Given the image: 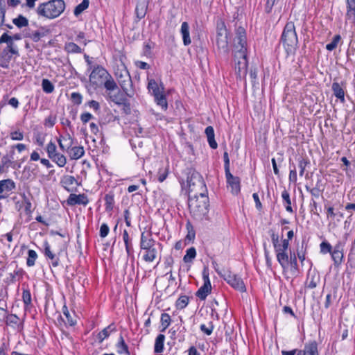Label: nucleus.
Instances as JSON below:
<instances>
[{"mask_svg": "<svg viewBox=\"0 0 355 355\" xmlns=\"http://www.w3.org/2000/svg\"><path fill=\"white\" fill-rule=\"evenodd\" d=\"M209 205L207 193L196 192L189 195V208L196 220H202L207 218Z\"/></svg>", "mask_w": 355, "mask_h": 355, "instance_id": "f257e3e1", "label": "nucleus"}, {"mask_svg": "<svg viewBox=\"0 0 355 355\" xmlns=\"http://www.w3.org/2000/svg\"><path fill=\"white\" fill-rule=\"evenodd\" d=\"M268 232L276 253L277 260L282 268L283 271L285 272L288 269V260L290 259V254H288V239H282L281 242H279V236L273 230H270Z\"/></svg>", "mask_w": 355, "mask_h": 355, "instance_id": "f03ea898", "label": "nucleus"}, {"mask_svg": "<svg viewBox=\"0 0 355 355\" xmlns=\"http://www.w3.org/2000/svg\"><path fill=\"white\" fill-rule=\"evenodd\" d=\"M280 41L283 44L287 56L295 55L298 46V39L294 22L288 21L286 24Z\"/></svg>", "mask_w": 355, "mask_h": 355, "instance_id": "7ed1b4c3", "label": "nucleus"}, {"mask_svg": "<svg viewBox=\"0 0 355 355\" xmlns=\"http://www.w3.org/2000/svg\"><path fill=\"white\" fill-rule=\"evenodd\" d=\"M156 245H161L159 243L153 238L152 232H143L141 234L139 246L141 250H144L143 259L146 262H153L157 257V250Z\"/></svg>", "mask_w": 355, "mask_h": 355, "instance_id": "20e7f679", "label": "nucleus"}, {"mask_svg": "<svg viewBox=\"0 0 355 355\" xmlns=\"http://www.w3.org/2000/svg\"><path fill=\"white\" fill-rule=\"evenodd\" d=\"M65 9L64 0H51L39 5L37 8L38 15L48 19L59 17Z\"/></svg>", "mask_w": 355, "mask_h": 355, "instance_id": "39448f33", "label": "nucleus"}, {"mask_svg": "<svg viewBox=\"0 0 355 355\" xmlns=\"http://www.w3.org/2000/svg\"><path fill=\"white\" fill-rule=\"evenodd\" d=\"M216 44L220 53L227 56L230 52L229 49V35L230 31L227 28L225 21L222 19H218L216 21Z\"/></svg>", "mask_w": 355, "mask_h": 355, "instance_id": "423d86ee", "label": "nucleus"}, {"mask_svg": "<svg viewBox=\"0 0 355 355\" xmlns=\"http://www.w3.org/2000/svg\"><path fill=\"white\" fill-rule=\"evenodd\" d=\"M147 89L149 94L153 96L155 103L166 111L168 109V101L162 82L158 83L155 79L148 78Z\"/></svg>", "mask_w": 355, "mask_h": 355, "instance_id": "0eeeda50", "label": "nucleus"}, {"mask_svg": "<svg viewBox=\"0 0 355 355\" xmlns=\"http://www.w3.org/2000/svg\"><path fill=\"white\" fill-rule=\"evenodd\" d=\"M187 182L189 187V195L196 192L207 193L206 184L200 173L196 170H189Z\"/></svg>", "mask_w": 355, "mask_h": 355, "instance_id": "6e6552de", "label": "nucleus"}, {"mask_svg": "<svg viewBox=\"0 0 355 355\" xmlns=\"http://www.w3.org/2000/svg\"><path fill=\"white\" fill-rule=\"evenodd\" d=\"M282 355H320L318 343L316 340H309L306 343L303 349H295L290 351H282Z\"/></svg>", "mask_w": 355, "mask_h": 355, "instance_id": "1a4fd4ad", "label": "nucleus"}, {"mask_svg": "<svg viewBox=\"0 0 355 355\" xmlns=\"http://www.w3.org/2000/svg\"><path fill=\"white\" fill-rule=\"evenodd\" d=\"M236 26L235 48L237 49L236 56L243 55L247 53V37L245 29L241 26Z\"/></svg>", "mask_w": 355, "mask_h": 355, "instance_id": "9d476101", "label": "nucleus"}, {"mask_svg": "<svg viewBox=\"0 0 355 355\" xmlns=\"http://www.w3.org/2000/svg\"><path fill=\"white\" fill-rule=\"evenodd\" d=\"M222 277L235 290L241 293L246 291V287L243 279L237 275L232 272L230 270H227Z\"/></svg>", "mask_w": 355, "mask_h": 355, "instance_id": "9b49d317", "label": "nucleus"}, {"mask_svg": "<svg viewBox=\"0 0 355 355\" xmlns=\"http://www.w3.org/2000/svg\"><path fill=\"white\" fill-rule=\"evenodd\" d=\"M110 75L108 71L102 66L94 65L89 75V81L94 85H101L106 78Z\"/></svg>", "mask_w": 355, "mask_h": 355, "instance_id": "f8f14e48", "label": "nucleus"}, {"mask_svg": "<svg viewBox=\"0 0 355 355\" xmlns=\"http://www.w3.org/2000/svg\"><path fill=\"white\" fill-rule=\"evenodd\" d=\"M118 83L121 89L128 97L132 98L134 96L133 84L128 71H126L124 74L118 76Z\"/></svg>", "mask_w": 355, "mask_h": 355, "instance_id": "ddd939ff", "label": "nucleus"}, {"mask_svg": "<svg viewBox=\"0 0 355 355\" xmlns=\"http://www.w3.org/2000/svg\"><path fill=\"white\" fill-rule=\"evenodd\" d=\"M204 284L197 291L196 295L201 300H205L211 291V285L209 277V272L206 268L202 271Z\"/></svg>", "mask_w": 355, "mask_h": 355, "instance_id": "4468645a", "label": "nucleus"}, {"mask_svg": "<svg viewBox=\"0 0 355 355\" xmlns=\"http://www.w3.org/2000/svg\"><path fill=\"white\" fill-rule=\"evenodd\" d=\"M3 43H6L7 44L6 47L2 51L3 54L19 56L17 46L14 42L11 41L10 36L7 33H4L0 37V44Z\"/></svg>", "mask_w": 355, "mask_h": 355, "instance_id": "2eb2a0df", "label": "nucleus"}, {"mask_svg": "<svg viewBox=\"0 0 355 355\" xmlns=\"http://www.w3.org/2000/svg\"><path fill=\"white\" fill-rule=\"evenodd\" d=\"M235 58H239L237 62L235 63V73L238 76V77L241 79L242 77L245 78L247 75V68H248V60H247V53H243L242 55L236 56L234 55Z\"/></svg>", "mask_w": 355, "mask_h": 355, "instance_id": "dca6fc26", "label": "nucleus"}, {"mask_svg": "<svg viewBox=\"0 0 355 355\" xmlns=\"http://www.w3.org/2000/svg\"><path fill=\"white\" fill-rule=\"evenodd\" d=\"M227 187H230L231 193L238 195L241 191V180L238 176H234L230 171L225 173Z\"/></svg>", "mask_w": 355, "mask_h": 355, "instance_id": "f3484780", "label": "nucleus"}, {"mask_svg": "<svg viewBox=\"0 0 355 355\" xmlns=\"http://www.w3.org/2000/svg\"><path fill=\"white\" fill-rule=\"evenodd\" d=\"M5 323L7 326L21 331L24 329V321H21L20 318L13 313H8L6 315Z\"/></svg>", "mask_w": 355, "mask_h": 355, "instance_id": "a211bd4d", "label": "nucleus"}, {"mask_svg": "<svg viewBox=\"0 0 355 355\" xmlns=\"http://www.w3.org/2000/svg\"><path fill=\"white\" fill-rule=\"evenodd\" d=\"M57 141L60 148L62 151H69L74 144V139L69 132H67L64 135H60Z\"/></svg>", "mask_w": 355, "mask_h": 355, "instance_id": "6ab92c4d", "label": "nucleus"}, {"mask_svg": "<svg viewBox=\"0 0 355 355\" xmlns=\"http://www.w3.org/2000/svg\"><path fill=\"white\" fill-rule=\"evenodd\" d=\"M67 202L69 206H74L76 205H83L85 206L89 203V200L85 193L78 195L71 193L67 200Z\"/></svg>", "mask_w": 355, "mask_h": 355, "instance_id": "aec40b11", "label": "nucleus"}, {"mask_svg": "<svg viewBox=\"0 0 355 355\" xmlns=\"http://www.w3.org/2000/svg\"><path fill=\"white\" fill-rule=\"evenodd\" d=\"M123 240L125 244V251L127 256L130 258L132 261L135 260L134 248L132 245V239L130 237L128 232L126 230L123 232Z\"/></svg>", "mask_w": 355, "mask_h": 355, "instance_id": "412c9836", "label": "nucleus"}, {"mask_svg": "<svg viewBox=\"0 0 355 355\" xmlns=\"http://www.w3.org/2000/svg\"><path fill=\"white\" fill-rule=\"evenodd\" d=\"M345 21L355 26V0H346Z\"/></svg>", "mask_w": 355, "mask_h": 355, "instance_id": "4be33fe9", "label": "nucleus"}, {"mask_svg": "<svg viewBox=\"0 0 355 355\" xmlns=\"http://www.w3.org/2000/svg\"><path fill=\"white\" fill-rule=\"evenodd\" d=\"M16 187L15 182L11 179H6L0 181V194L3 193H8L15 189ZM6 196L0 195V200L5 198Z\"/></svg>", "mask_w": 355, "mask_h": 355, "instance_id": "5701e85b", "label": "nucleus"}, {"mask_svg": "<svg viewBox=\"0 0 355 355\" xmlns=\"http://www.w3.org/2000/svg\"><path fill=\"white\" fill-rule=\"evenodd\" d=\"M127 97L128 96L125 93L123 90L121 91L119 88L116 89V93H107V99L117 105H121L122 103L121 102Z\"/></svg>", "mask_w": 355, "mask_h": 355, "instance_id": "b1692460", "label": "nucleus"}, {"mask_svg": "<svg viewBox=\"0 0 355 355\" xmlns=\"http://www.w3.org/2000/svg\"><path fill=\"white\" fill-rule=\"evenodd\" d=\"M22 301L24 305V311H29L33 307L32 297L28 286L22 287Z\"/></svg>", "mask_w": 355, "mask_h": 355, "instance_id": "393cba45", "label": "nucleus"}, {"mask_svg": "<svg viewBox=\"0 0 355 355\" xmlns=\"http://www.w3.org/2000/svg\"><path fill=\"white\" fill-rule=\"evenodd\" d=\"M291 274L295 277L300 273L299 266L297 264V256L295 252H290V259L288 260V269Z\"/></svg>", "mask_w": 355, "mask_h": 355, "instance_id": "a878e982", "label": "nucleus"}, {"mask_svg": "<svg viewBox=\"0 0 355 355\" xmlns=\"http://www.w3.org/2000/svg\"><path fill=\"white\" fill-rule=\"evenodd\" d=\"M344 83L339 84L337 82H334L331 86L332 91L335 96L340 99V102H345V91H344Z\"/></svg>", "mask_w": 355, "mask_h": 355, "instance_id": "bb28decb", "label": "nucleus"}, {"mask_svg": "<svg viewBox=\"0 0 355 355\" xmlns=\"http://www.w3.org/2000/svg\"><path fill=\"white\" fill-rule=\"evenodd\" d=\"M102 85H103L107 94L114 92L115 90L119 89L117 83L115 82L113 77L110 74L106 78Z\"/></svg>", "mask_w": 355, "mask_h": 355, "instance_id": "cd10ccee", "label": "nucleus"}, {"mask_svg": "<svg viewBox=\"0 0 355 355\" xmlns=\"http://www.w3.org/2000/svg\"><path fill=\"white\" fill-rule=\"evenodd\" d=\"M180 33L182 36L183 44L184 46H188L191 43L189 34V26L187 21L182 24Z\"/></svg>", "mask_w": 355, "mask_h": 355, "instance_id": "c85d7f7f", "label": "nucleus"}, {"mask_svg": "<svg viewBox=\"0 0 355 355\" xmlns=\"http://www.w3.org/2000/svg\"><path fill=\"white\" fill-rule=\"evenodd\" d=\"M205 132L207 137V141L209 143V146L212 149H216L218 147V144L214 138L215 135L214 128L212 126H207L205 128Z\"/></svg>", "mask_w": 355, "mask_h": 355, "instance_id": "c756f323", "label": "nucleus"}, {"mask_svg": "<svg viewBox=\"0 0 355 355\" xmlns=\"http://www.w3.org/2000/svg\"><path fill=\"white\" fill-rule=\"evenodd\" d=\"M116 330V327L114 323H112L107 327L104 328L97 335L99 342L102 343L106 338L109 337L112 332L115 331Z\"/></svg>", "mask_w": 355, "mask_h": 355, "instance_id": "7c9ffc66", "label": "nucleus"}, {"mask_svg": "<svg viewBox=\"0 0 355 355\" xmlns=\"http://www.w3.org/2000/svg\"><path fill=\"white\" fill-rule=\"evenodd\" d=\"M49 33V29L46 28L44 26H40L37 31L32 32L31 40L35 42H37L42 37L46 36Z\"/></svg>", "mask_w": 355, "mask_h": 355, "instance_id": "2f4dec72", "label": "nucleus"}, {"mask_svg": "<svg viewBox=\"0 0 355 355\" xmlns=\"http://www.w3.org/2000/svg\"><path fill=\"white\" fill-rule=\"evenodd\" d=\"M68 152L70 155L71 159H78L85 154V150L83 146H71Z\"/></svg>", "mask_w": 355, "mask_h": 355, "instance_id": "473e14b6", "label": "nucleus"}, {"mask_svg": "<svg viewBox=\"0 0 355 355\" xmlns=\"http://www.w3.org/2000/svg\"><path fill=\"white\" fill-rule=\"evenodd\" d=\"M165 340V336L164 334H159L155 341L154 352L156 354L162 353L164 350V343Z\"/></svg>", "mask_w": 355, "mask_h": 355, "instance_id": "72a5a7b5", "label": "nucleus"}, {"mask_svg": "<svg viewBox=\"0 0 355 355\" xmlns=\"http://www.w3.org/2000/svg\"><path fill=\"white\" fill-rule=\"evenodd\" d=\"M105 210L111 211L113 210L114 205V195L112 192H109L104 197Z\"/></svg>", "mask_w": 355, "mask_h": 355, "instance_id": "f704fd0d", "label": "nucleus"}, {"mask_svg": "<svg viewBox=\"0 0 355 355\" xmlns=\"http://www.w3.org/2000/svg\"><path fill=\"white\" fill-rule=\"evenodd\" d=\"M77 181L75 178L71 175H64L61 180L62 185L69 191L71 190V187Z\"/></svg>", "mask_w": 355, "mask_h": 355, "instance_id": "c9c22d12", "label": "nucleus"}, {"mask_svg": "<svg viewBox=\"0 0 355 355\" xmlns=\"http://www.w3.org/2000/svg\"><path fill=\"white\" fill-rule=\"evenodd\" d=\"M44 255L49 258L51 260H54L55 262L52 263V266L53 267H57L59 263V259L55 257V255L51 251L50 245L46 243L44 247Z\"/></svg>", "mask_w": 355, "mask_h": 355, "instance_id": "e433bc0d", "label": "nucleus"}, {"mask_svg": "<svg viewBox=\"0 0 355 355\" xmlns=\"http://www.w3.org/2000/svg\"><path fill=\"white\" fill-rule=\"evenodd\" d=\"M117 349H118V353L121 354L123 353H125L126 354H130V352L128 349V347L125 343V340L123 339V337L122 335H120L119 342L116 345Z\"/></svg>", "mask_w": 355, "mask_h": 355, "instance_id": "4c0bfd02", "label": "nucleus"}, {"mask_svg": "<svg viewBox=\"0 0 355 355\" xmlns=\"http://www.w3.org/2000/svg\"><path fill=\"white\" fill-rule=\"evenodd\" d=\"M89 5V0H83V1L76 6L73 10V15L76 17H78L83 12H84L86 9L88 8Z\"/></svg>", "mask_w": 355, "mask_h": 355, "instance_id": "58836bf2", "label": "nucleus"}, {"mask_svg": "<svg viewBox=\"0 0 355 355\" xmlns=\"http://www.w3.org/2000/svg\"><path fill=\"white\" fill-rule=\"evenodd\" d=\"M53 162H55L59 167H63L67 163L66 157L60 153L55 154L53 158H50Z\"/></svg>", "mask_w": 355, "mask_h": 355, "instance_id": "ea45409f", "label": "nucleus"}, {"mask_svg": "<svg viewBox=\"0 0 355 355\" xmlns=\"http://www.w3.org/2000/svg\"><path fill=\"white\" fill-rule=\"evenodd\" d=\"M42 88L44 92L46 94H51L53 92L55 87L53 84L46 78H44L42 80Z\"/></svg>", "mask_w": 355, "mask_h": 355, "instance_id": "a19ab883", "label": "nucleus"}, {"mask_svg": "<svg viewBox=\"0 0 355 355\" xmlns=\"http://www.w3.org/2000/svg\"><path fill=\"white\" fill-rule=\"evenodd\" d=\"M189 297L187 295H181L175 302L177 309L182 310L184 309L189 304Z\"/></svg>", "mask_w": 355, "mask_h": 355, "instance_id": "79ce46f5", "label": "nucleus"}, {"mask_svg": "<svg viewBox=\"0 0 355 355\" xmlns=\"http://www.w3.org/2000/svg\"><path fill=\"white\" fill-rule=\"evenodd\" d=\"M12 23L18 28H21L28 25V20L26 17L19 15L17 18L12 19Z\"/></svg>", "mask_w": 355, "mask_h": 355, "instance_id": "37998d69", "label": "nucleus"}, {"mask_svg": "<svg viewBox=\"0 0 355 355\" xmlns=\"http://www.w3.org/2000/svg\"><path fill=\"white\" fill-rule=\"evenodd\" d=\"M196 256V250L194 247H191L186 251V254L183 257V261L185 263H190L195 259Z\"/></svg>", "mask_w": 355, "mask_h": 355, "instance_id": "c03bdc74", "label": "nucleus"}, {"mask_svg": "<svg viewBox=\"0 0 355 355\" xmlns=\"http://www.w3.org/2000/svg\"><path fill=\"white\" fill-rule=\"evenodd\" d=\"M64 49L70 53H82L81 48L73 42H69L65 44Z\"/></svg>", "mask_w": 355, "mask_h": 355, "instance_id": "a18cd8bd", "label": "nucleus"}, {"mask_svg": "<svg viewBox=\"0 0 355 355\" xmlns=\"http://www.w3.org/2000/svg\"><path fill=\"white\" fill-rule=\"evenodd\" d=\"M160 322H161L162 326L163 327L161 331L164 332L168 327V326L170 325V324L171 322V316L166 313H162Z\"/></svg>", "mask_w": 355, "mask_h": 355, "instance_id": "49530a36", "label": "nucleus"}, {"mask_svg": "<svg viewBox=\"0 0 355 355\" xmlns=\"http://www.w3.org/2000/svg\"><path fill=\"white\" fill-rule=\"evenodd\" d=\"M340 40L341 36L340 35H334L331 42L326 45V49L329 51H332L337 47Z\"/></svg>", "mask_w": 355, "mask_h": 355, "instance_id": "de8ad7c7", "label": "nucleus"}, {"mask_svg": "<svg viewBox=\"0 0 355 355\" xmlns=\"http://www.w3.org/2000/svg\"><path fill=\"white\" fill-rule=\"evenodd\" d=\"M331 256L334 262L335 266H338L341 264L344 257L343 252L332 251L331 252Z\"/></svg>", "mask_w": 355, "mask_h": 355, "instance_id": "09e8293b", "label": "nucleus"}, {"mask_svg": "<svg viewBox=\"0 0 355 355\" xmlns=\"http://www.w3.org/2000/svg\"><path fill=\"white\" fill-rule=\"evenodd\" d=\"M37 258V254L36 252L33 250H28V258L26 260V264L28 267L33 266L35 265V261Z\"/></svg>", "mask_w": 355, "mask_h": 355, "instance_id": "8fccbe9b", "label": "nucleus"}, {"mask_svg": "<svg viewBox=\"0 0 355 355\" xmlns=\"http://www.w3.org/2000/svg\"><path fill=\"white\" fill-rule=\"evenodd\" d=\"M62 311H63V314L67 318V324L69 325V326H74L76 324V320L74 319V315H71L67 307V306H64L63 308H62Z\"/></svg>", "mask_w": 355, "mask_h": 355, "instance_id": "3c124183", "label": "nucleus"}, {"mask_svg": "<svg viewBox=\"0 0 355 355\" xmlns=\"http://www.w3.org/2000/svg\"><path fill=\"white\" fill-rule=\"evenodd\" d=\"M11 59V55H5L1 52L0 56V67L3 69H8Z\"/></svg>", "mask_w": 355, "mask_h": 355, "instance_id": "603ef678", "label": "nucleus"}, {"mask_svg": "<svg viewBox=\"0 0 355 355\" xmlns=\"http://www.w3.org/2000/svg\"><path fill=\"white\" fill-rule=\"evenodd\" d=\"M46 151L49 158H53L55 156V154L58 153L57 147L55 143L51 141L46 146Z\"/></svg>", "mask_w": 355, "mask_h": 355, "instance_id": "864d4df0", "label": "nucleus"}, {"mask_svg": "<svg viewBox=\"0 0 355 355\" xmlns=\"http://www.w3.org/2000/svg\"><path fill=\"white\" fill-rule=\"evenodd\" d=\"M147 6L144 4H137L135 8V12L139 19H143L146 13Z\"/></svg>", "mask_w": 355, "mask_h": 355, "instance_id": "5fc2aeb1", "label": "nucleus"}, {"mask_svg": "<svg viewBox=\"0 0 355 355\" xmlns=\"http://www.w3.org/2000/svg\"><path fill=\"white\" fill-rule=\"evenodd\" d=\"M168 170L166 167L159 168L157 172V180L159 182H164L167 178Z\"/></svg>", "mask_w": 355, "mask_h": 355, "instance_id": "6e6d98bb", "label": "nucleus"}, {"mask_svg": "<svg viewBox=\"0 0 355 355\" xmlns=\"http://www.w3.org/2000/svg\"><path fill=\"white\" fill-rule=\"evenodd\" d=\"M320 252L322 254H327V253H330L332 252V246L327 241H322L320 245Z\"/></svg>", "mask_w": 355, "mask_h": 355, "instance_id": "4d7b16f0", "label": "nucleus"}, {"mask_svg": "<svg viewBox=\"0 0 355 355\" xmlns=\"http://www.w3.org/2000/svg\"><path fill=\"white\" fill-rule=\"evenodd\" d=\"M24 274V271L22 268L15 270L13 273L10 274V281L14 283L16 282V278L18 277V280L22 278Z\"/></svg>", "mask_w": 355, "mask_h": 355, "instance_id": "13d9d810", "label": "nucleus"}, {"mask_svg": "<svg viewBox=\"0 0 355 355\" xmlns=\"http://www.w3.org/2000/svg\"><path fill=\"white\" fill-rule=\"evenodd\" d=\"M310 164V161L307 158L301 157L299 159V167L300 168V175L302 176L304 173L306 167Z\"/></svg>", "mask_w": 355, "mask_h": 355, "instance_id": "bf43d9fd", "label": "nucleus"}, {"mask_svg": "<svg viewBox=\"0 0 355 355\" xmlns=\"http://www.w3.org/2000/svg\"><path fill=\"white\" fill-rule=\"evenodd\" d=\"M214 328V327L212 322H209L208 326L205 324H202L200 326V330L207 336H209L212 334Z\"/></svg>", "mask_w": 355, "mask_h": 355, "instance_id": "052dcab7", "label": "nucleus"}, {"mask_svg": "<svg viewBox=\"0 0 355 355\" xmlns=\"http://www.w3.org/2000/svg\"><path fill=\"white\" fill-rule=\"evenodd\" d=\"M45 136L46 135L42 132H36L34 134V138L35 139V143L40 147H42L45 142Z\"/></svg>", "mask_w": 355, "mask_h": 355, "instance_id": "680f3d73", "label": "nucleus"}, {"mask_svg": "<svg viewBox=\"0 0 355 355\" xmlns=\"http://www.w3.org/2000/svg\"><path fill=\"white\" fill-rule=\"evenodd\" d=\"M71 101L74 105H79L82 103L83 96L78 92H73L71 94Z\"/></svg>", "mask_w": 355, "mask_h": 355, "instance_id": "e2e57ef3", "label": "nucleus"}, {"mask_svg": "<svg viewBox=\"0 0 355 355\" xmlns=\"http://www.w3.org/2000/svg\"><path fill=\"white\" fill-rule=\"evenodd\" d=\"M186 226H187V229L188 230V233H187V235L186 236V239L189 241L193 240L195 239L196 232L193 230L192 225L191 224V223L189 221H188Z\"/></svg>", "mask_w": 355, "mask_h": 355, "instance_id": "0e129e2a", "label": "nucleus"}, {"mask_svg": "<svg viewBox=\"0 0 355 355\" xmlns=\"http://www.w3.org/2000/svg\"><path fill=\"white\" fill-rule=\"evenodd\" d=\"M279 1L280 0H266L264 8L265 12L267 14L271 13L273 6Z\"/></svg>", "mask_w": 355, "mask_h": 355, "instance_id": "69168bd1", "label": "nucleus"}, {"mask_svg": "<svg viewBox=\"0 0 355 355\" xmlns=\"http://www.w3.org/2000/svg\"><path fill=\"white\" fill-rule=\"evenodd\" d=\"M6 12L5 1L4 0H0V26L4 24Z\"/></svg>", "mask_w": 355, "mask_h": 355, "instance_id": "338daca9", "label": "nucleus"}, {"mask_svg": "<svg viewBox=\"0 0 355 355\" xmlns=\"http://www.w3.org/2000/svg\"><path fill=\"white\" fill-rule=\"evenodd\" d=\"M121 105L123 106L122 111L123 112L126 114L129 115L131 114V106L129 101L128 98H125L122 102Z\"/></svg>", "mask_w": 355, "mask_h": 355, "instance_id": "774afa93", "label": "nucleus"}]
</instances>
